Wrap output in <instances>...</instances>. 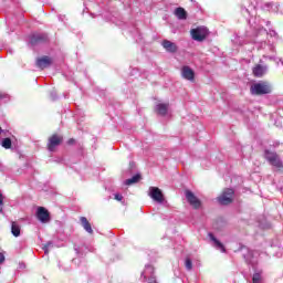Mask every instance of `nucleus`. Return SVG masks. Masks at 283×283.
<instances>
[{"mask_svg":"<svg viewBox=\"0 0 283 283\" xmlns=\"http://www.w3.org/2000/svg\"><path fill=\"white\" fill-rule=\"evenodd\" d=\"M48 34H33L30 39L31 45H39V43H48Z\"/></svg>","mask_w":283,"mask_h":283,"instance_id":"ddd939ff","label":"nucleus"},{"mask_svg":"<svg viewBox=\"0 0 283 283\" xmlns=\"http://www.w3.org/2000/svg\"><path fill=\"white\" fill-rule=\"evenodd\" d=\"M35 65L36 67H39V70H45L46 67H50V65H52V57L48 55L38 57L35 61Z\"/></svg>","mask_w":283,"mask_h":283,"instance_id":"6e6552de","label":"nucleus"},{"mask_svg":"<svg viewBox=\"0 0 283 283\" xmlns=\"http://www.w3.org/2000/svg\"><path fill=\"white\" fill-rule=\"evenodd\" d=\"M0 98H3V96L0 94Z\"/></svg>","mask_w":283,"mask_h":283,"instance_id":"c756f323","label":"nucleus"},{"mask_svg":"<svg viewBox=\"0 0 283 283\" xmlns=\"http://www.w3.org/2000/svg\"><path fill=\"white\" fill-rule=\"evenodd\" d=\"M233 196H235V191L231 188H226L222 190L221 195L217 198L219 205L227 207L233 202Z\"/></svg>","mask_w":283,"mask_h":283,"instance_id":"7ed1b4c3","label":"nucleus"},{"mask_svg":"<svg viewBox=\"0 0 283 283\" xmlns=\"http://www.w3.org/2000/svg\"><path fill=\"white\" fill-rule=\"evenodd\" d=\"M266 66L262 64H255L252 69V74L255 78H262L266 74Z\"/></svg>","mask_w":283,"mask_h":283,"instance_id":"9b49d317","label":"nucleus"},{"mask_svg":"<svg viewBox=\"0 0 283 283\" xmlns=\"http://www.w3.org/2000/svg\"><path fill=\"white\" fill-rule=\"evenodd\" d=\"M50 244H51V243L49 242V243H46V244L43 247V251H44L45 254L50 253V250H49Z\"/></svg>","mask_w":283,"mask_h":283,"instance_id":"b1692460","label":"nucleus"},{"mask_svg":"<svg viewBox=\"0 0 283 283\" xmlns=\"http://www.w3.org/2000/svg\"><path fill=\"white\" fill-rule=\"evenodd\" d=\"M75 144H76V139H74V138H70L67 140V145H75Z\"/></svg>","mask_w":283,"mask_h":283,"instance_id":"a878e982","label":"nucleus"},{"mask_svg":"<svg viewBox=\"0 0 283 283\" xmlns=\"http://www.w3.org/2000/svg\"><path fill=\"white\" fill-rule=\"evenodd\" d=\"M149 196L155 200V202H165V195H163V190H160L158 187H150Z\"/></svg>","mask_w":283,"mask_h":283,"instance_id":"0eeeda50","label":"nucleus"},{"mask_svg":"<svg viewBox=\"0 0 283 283\" xmlns=\"http://www.w3.org/2000/svg\"><path fill=\"white\" fill-rule=\"evenodd\" d=\"M190 34L193 39V41H199V42H202L205 41V39H207V35L209 34L208 31H207V28H203V27H198L196 29H192L190 31Z\"/></svg>","mask_w":283,"mask_h":283,"instance_id":"423d86ee","label":"nucleus"},{"mask_svg":"<svg viewBox=\"0 0 283 283\" xmlns=\"http://www.w3.org/2000/svg\"><path fill=\"white\" fill-rule=\"evenodd\" d=\"M175 14L180 21H185L187 19V11L182 7L177 8L175 10Z\"/></svg>","mask_w":283,"mask_h":283,"instance_id":"f3484780","label":"nucleus"},{"mask_svg":"<svg viewBox=\"0 0 283 283\" xmlns=\"http://www.w3.org/2000/svg\"><path fill=\"white\" fill-rule=\"evenodd\" d=\"M63 143V135L59 133H53L49 138H48V144H46V149L50 151H54L59 145H62Z\"/></svg>","mask_w":283,"mask_h":283,"instance_id":"20e7f679","label":"nucleus"},{"mask_svg":"<svg viewBox=\"0 0 283 283\" xmlns=\"http://www.w3.org/2000/svg\"><path fill=\"white\" fill-rule=\"evenodd\" d=\"M262 282V273L255 272L252 276V283H260Z\"/></svg>","mask_w":283,"mask_h":283,"instance_id":"412c9836","label":"nucleus"},{"mask_svg":"<svg viewBox=\"0 0 283 283\" xmlns=\"http://www.w3.org/2000/svg\"><path fill=\"white\" fill-rule=\"evenodd\" d=\"M115 200H117L118 202H122L123 201V195L120 193H115Z\"/></svg>","mask_w":283,"mask_h":283,"instance_id":"5701e85b","label":"nucleus"},{"mask_svg":"<svg viewBox=\"0 0 283 283\" xmlns=\"http://www.w3.org/2000/svg\"><path fill=\"white\" fill-rule=\"evenodd\" d=\"M80 221H81V224H82L83 229H85V231L87 233H94V230L92 229V224L90 223L87 218L81 217Z\"/></svg>","mask_w":283,"mask_h":283,"instance_id":"dca6fc26","label":"nucleus"},{"mask_svg":"<svg viewBox=\"0 0 283 283\" xmlns=\"http://www.w3.org/2000/svg\"><path fill=\"white\" fill-rule=\"evenodd\" d=\"M3 211V203H0V213Z\"/></svg>","mask_w":283,"mask_h":283,"instance_id":"cd10ccee","label":"nucleus"},{"mask_svg":"<svg viewBox=\"0 0 283 283\" xmlns=\"http://www.w3.org/2000/svg\"><path fill=\"white\" fill-rule=\"evenodd\" d=\"M11 233L14 238H19L21 235V227L17 222L11 223Z\"/></svg>","mask_w":283,"mask_h":283,"instance_id":"a211bd4d","label":"nucleus"},{"mask_svg":"<svg viewBox=\"0 0 283 283\" xmlns=\"http://www.w3.org/2000/svg\"><path fill=\"white\" fill-rule=\"evenodd\" d=\"M185 266L188 271H191V269H193V263L191 262V259H186Z\"/></svg>","mask_w":283,"mask_h":283,"instance_id":"4be33fe9","label":"nucleus"},{"mask_svg":"<svg viewBox=\"0 0 283 283\" xmlns=\"http://www.w3.org/2000/svg\"><path fill=\"white\" fill-rule=\"evenodd\" d=\"M169 111V104H158L156 106V112L159 116H167V112Z\"/></svg>","mask_w":283,"mask_h":283,"instance_id":"2eb2a0df","label":"nucleus"},{"mask_svg":"<svg viewBox=\"0 0 283 283\" xmlns=\"http://www.w3.org/2000/svg\"><path fill=\"white\" fill-rule=\"evenodd\" d=\"M185 196L187 202L192 207V209H200L202 207V201L193 193V191L186 189L185 190Z\"/></svg>","mask_w":283,"mask_h":283,"instance_id":"39448f33","label":"nucleus"},{"mask_svg":"<svg viewBox=\"0 0 283 283\" xmlns=\"http://www.w3.org/2000/svg\"><path fill=\"white\" fill-rule=\"evenodd\" d=\"M181 76L182 78H186V81H190L191 83L196 81V72H193V69L187 65L181 67Z\"/></svg>","mask_w":283,"mask_h":283,"instance_id":"1a4fd4ad","label":"nucleus"},{"mask_svg":"<svg viewBox=\"0 0 283 283\" xmlns=\"http://www.w3.org/2000/svg\"><path fill=\"white\" fill-rule=\"evenodd\" d=\"M0 205H3V195L0 192Z\"/></svg>","mask_w":283,"mask_h":283,"instance_id":"bb28decb","label":"nucleus"},{"mask_svg":"<svg viewBox=\"0 0 283 283\" xmlns=\"http://www.w3.org/2000/svg\"><path fill=\"white\" fill-rule=\"evenodd\" d=\"M3 262H6V255L3 252H0V264H3Z\"/></svg>","mask_w":283,"mask_h":283,"instance_id":"393cba45","label":"nucleus"},{"mask_svg":"<svg viewBox=\"0 0 283 283\" xmlns=\"http://www.w3.org/2000/svg\"><path fill=\"white\" fill-rule=\"evenodd\" d=\"M271 92H273V86L266 81L254 83L250 87L252 96H264L265 94H271Z\"/></svg>","mask_w":283,"mask_h":283,"instance_id":"f257e3e1","label":"nucleus"},{"mask_svg":"<svg viewBox=\"0 0 283 283\" xmlns=\"http://www.w3.org/2000/svg\"><path fill=\"white\" fill-rule=\"evenodd\" d=\"M1 146L4 149H11L12 148V139H10V137H7V138L2 139Z\"/></svg>","mask_w":283,"mask_h":283,"instance_id":"aec40b11","label":"nucleus"},{"mask_svg":"<svg viewBox=\"0 0 283 283\" xmlns=\"http://www.w3.org/2000/svg\"><path fill=\"white\" fill-rule=\"evenodd\" d=\"M161 45L164 50H166V52H169L170 54H176V52H178V45L169 40H164L161 42Z\"/></svg>","mask_w":283,"mask_h":283,"instance_id":"f8f14e48","label":"nucleus"},{"mask_svg":"<svg viewBox=\"0 0 283 283\" xmlns=\"http://www.w3.org/2000/svg\"><path fill=\"white\" fill-rule=\"evenodd\" d=\"M208 238H210V240L213 242L216 249H219L222 253H227V248H224V244H222V242H220V240H218L213 233H208Z\"/></svg>","mask_w":283,"mask_h":283,"instance_id":"4468645a","label":"nucleus"},{"mask_svg":"<svg viewBox=\"0 0 283 283\" xmlns=\"http://www.w3.org/2000/svg\"><path fill=\"white\" fill-rule=\"evenodd\" d=\"M36 218L40 222H50V211L43 207H39L36 211Z\"/></svg>","mask_w":283,"mask_h":283,"instance_id":"9d476101","label":"nucleus"},{"mask_svg":"<svg viewBox=\"0 0 283 283\" xmlns=\"http://www.w3.org/2000/svg\"><path fill=\"white\" fill-rule=\"evenodd\" d=\"M143 179V177L140 176V174L134 175L132 178L127 179L125 181V185L129 186V185H136V182H140V180Z\"/></svg>","mask_w":283,"mask_h":283,"instance_id":"6ab92c4d","label":"nucleus"},{"mask_svg":"<svg viewBox=\"0 0 283 283\" xmlns=\"http://www.w3.org/2000/svg\"><path fill=\"white\" fill-rule=\"evenodd\" d=\"M263 157L266 159L271 167H275L279 171H283V163L280 155L273 150L265 149Z\"/></svg>","mask_w":283,"mask_h":283,"instance_id":"f03ea898","label":"nucleus"},{"mask_svg":"<svg viewBox=\"0 0 283 283\" xmlns=\"http://www.w3.org/2000/svg\"><path fill=\"white\" fill-rule=\"evenodd\" d=\"M3 132V128H1V126H0V134Z\"/></svg>","mask_w":283,"mask_h":283,"instance_id":"c85d7f7f","label":"nucleus"}]
</instances>
